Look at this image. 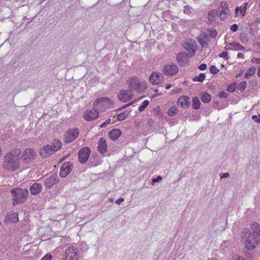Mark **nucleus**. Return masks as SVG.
<instances>
[{
  "mask_svg": "<svg viewBox=\"0 0 260 260\" xmlns=\"http://www.w3.org/2000/svg\"><path fill=\"white\" fill-rule=\"evenodd\" d=\"M242 239L245 243L246 248L248 250H252L254 249L260 241L259 236L252 234L247 230L243 232Z\"/></svg>",
  "mask_w": 260,
  "mask_h": 260,
  "instance_id": "f257e3e1",
  "label": "nucleus"
},
{
  "mask_svg": "<svg viewBox=\"0 0 260 260\" xmlns=\"http://www.w3.org/2000/svg\"><path fill=\"white\" fill-rule=\"evenodd\" d=\"M11 192L13 194V205L14 206L24 203L28 198V190L27 189L16 188L11 190Z\"/></svg>",
  "mask_w": 260,
  "mask_h": 260,
  "instance_id": "f03ea898",
  "label": "nucleus"
},
{
  "mask_svg": "<svg viewBox=\"0 0 260 260\" xmlns=\"http://www.w3.org/2000/svg\"><path fill=\"white\" fill-rule=\"evenodd\" d=\"M3 167L8 171H16L20 168V159L6 154L4 157Z\"/></svg>",
  "mask_w": 260,
  "mask_h": 260,
  "instance_id": "7ed1b4c3",
  "label": "nucleus"
},
{
  "mask_svg": "<svg viewBox=\"0 0 260 260\" xmlns=\"http://www.w3.org/2000/svg\"><path fill=\"white\" fill-rule=\"evenodd\" d=\"M112 104V101L108 98L103 97L98 99L93 104V108L101 111H105Z\"/></svg>",
  "mask_w": 260,
  "mask_h": 260,
  "instance_id": "20e7f679",
  "label": "nucleus"
},
{
  "mask_svg": "<svg viewBox=\"0 0 260 260\" xmlns=\"http://www.w3.org/2000/svg\"><path fill=\"white\" fill-rule=\"evenodd\" d=\"M64 260H78L79 251L75 247H69L66 250Z\"/></svg>",
  "mask_w": 260,
  "mask_h": 260,
  "instance_id": "39448f33",
  "label": "nucleus"
},
{
  "mask_svg": "<svg viewBox=\"0 0 260 260\" xmlns=\"http://www.w3.org/2000/svg\"><path fill=\"white\" fill-rule=\"evenodd\" d=\"M79 131L77 128H73L69 130L64 134V142L69 143L74 141L79 135Z\"/></svg>",
  "mask_w": 260,
  "mask_h": 260,
  "instance_id": "423d86ee",
  "label": "nucleus"
},
{
  "mask_svg": "<svg viewBox=\"0 0 260 260\" xmlns=\"http://www.w3.org/2000/svg\"><path fill=\"white\" fill-rule=\"evenodd\" d=\"M36 156V153L31 148L26 149L22 154V158L24 163H28L33 160Z\"/></svg>",
  "mask_w": 260,
  "mask_h": 260,
  "instance_id": "0eeeda50",
  "label": "nucleus"
},
{
  "mask_svg": "<svg viewBox=\"0 0 260 260\" xmlns=\"http://www.w3.org/2000/svg\"><path fill=\"white\" fill-rule=\"evenodd\" d=\"M178 71V67L176 64L172 62L165 65L163 68V73L165 75H174L177 74Z\"/></svg>",
  "mask_w": 260,
  "mask_h": 260,
  "instance_id": "6e6552de",
  "label": "nucleus"
},
{
  "mask_svg": "<svg viewBox=\"0 0 260 260\" xmlns=\"http://www.w3.org/2000/svg\"><path fill=\"white\" fill-rule=\"evenodd\" d=\"M90 153V150L87 147L82 148L78 153L79 161L83 164L85 163L88 160Z\"/></svg>",
  "mask_w": 260,
  "mask_h": 260,
  "instance_id": "1a4fd4ad",
  "label": "nucleus"
},
{
  "mask_svg": "<svg viewBox=\"0 0 260 260\" xmlns=\"http://www.w3.org/2000/svg\"><path fill=\"white\" fill-rule=\"evenodd\" d=\"M128 85L131 91L133 90L139 92L141 89V85L139 79L137 76H133L129 79Z\"/></svg>",
  "mask_w": 260,
  "mask_h": 260,
  "instance_id": "9d476101",
  "label": "nucleus"
},
{
  "mask_svg": "<svg viewBox=\"0 0 260 260\" xmlns=\"http://www.w3.org/2000/svg\"><path fill=\"white\" fill-rule=\"evenodd\" d=\"M134 94L131 90H121L118 95V99L123 102H126L132 99Z\"/></svg>",
  "mask_w": 260,
  "mask_h": 260,
  "instance_id": "9b49d317",
  "label": "nucleus"
},
{
  "mask_svg": "<svg viewBox=\"0 0 260 260\" xmlns=\"http://www.w3.org/2000/svg\"><path fill=\"white\" fill-rule=\"evenodd\" d=\"M164 79V76L160 73H152L149 76V80L151 83L154 85L160 84Z\"/></svg>",
  "mask_w": 260,
  "mask_h": 260,
  "instance_id": "f8f14e48",
  "label": "nucleus"
},
{
  "mask_svg": "<svg viewBox=\"0 0 260 260\" xmlns=\"http://www.w3.org/2000/svg\"><path fill=\"white\" fill-rule=\"evenodd\" d=\"M72 170V165L69 162H64L60 167L59 175L60 177L64 178L66 177Z\"/></svg>",
  "mask_w": 260,
  "mask_h": 260,
  "instance_id": "ddd939ff",
  "label": "nucleus"
},
{
  "mask_svg": "<svg viewBox=\"0 0 260 260\" xmlns=\"http://www.w3.org/2000/svg\"><path fill=\"white\" fill-rule=\"evenodd\" d=\"M55 152L52 145H47L44 146L40 151L42 157L46 158L50 156Z\"/></svg>",
  "mask_w": 260,
  "mask_h": 260,
  "instance_id": "4468645a",
  "label": "nucleus"
},
{
  "mask_svg": "<svg viewBox=\"0 0 260 260\" xmlns=\"http://www.w3.org/2000/svg\"><path fill=\"white\" fill-rule=\"evenodd\" d=\"M191 56H189L187 53L180 52L177 54L176 60L180 66L188 63L187 59Z\"/></svg>",
  "mask_w": 260,
  "mask_h": 260,
  "instance_id": "2eb2a0df",
  "label": "nucleus"
},
{
  "mask_svg": "<svg viewBox=\"0 0 260 260\" xmlns=\"http://www.w3.org/2000/svg\"><path fill=\"white\" fill-rule=\"evenodd\" d=\"M98 109L93 108L91 110L87 111L84 114V118L88 121H92L95 119L99 116Z\"/></svg>",
  "mask_w": 260,
  "mask_h": 260,
  "instance_id": "dca6fc26",
  "label": "nucleus"
},
{
  "mask_svg": "<svg viewBox=\"0 0 260 260\" xmlns=\"http://www.w3.org/2000/svg\"><path fill=\"white\" fill-rule=\"evenodd\" d=\"M189 100V98L187 96L181 95L177 100V104L183 108H187L190 104Z\"/></svg>",
  "mask_w": 260,
  "mask_h": 260,
  "instance_id": "f3484780",
  "label": "nucleus"
},
{
  "mask_svg": "<svg viewBox=\"0 0 260 260\" xmlns=\"http://www.w3.org/2000/svg\"><path fill=\"white\" fill-rule=\"evenodd\" d=\"M98 150L101 154H105L107 151V145L106 141L104 138H101L99 142L98 146L97 147Z\"/></svg>",
  "mask_w": 260,
  "mask_h": 260,
  "instance_id": "a211bd4d",
  "label": "nucleus"
},
{
  "mask_svg": "<svg viewBox=\"0 0 260 260\" xmlns=\"http://www.w3.org/2000/svg\"><path fill=\"white\" fill-rule=\"evenodd\" d=\"M42 190L41 183H34L30 187V193L34 196L38 195Z\"/></svg>",
  "mask_w": 260,
  "mask_h": 260,
  "instance_id": "6ab92c4d",
  "label": "nucleus"
},
{
  "mask_svg": "<svg viewBox=\"0 0 260 260\" xmlns=\"http://www.w3.org/2000/svg\"><path fill=\"white\" fill-rule=\"evenodd\" d=\"M57 178L55 176L51 175L44 180V184L47 188H51L56 183Z\"/></svg>",
  "mask_w": 260,
  "mask_h": 260,
  "instance_id": "aec40b11",
  "label": "nucleus"
},
{
  "mask_svg": "<svg viewBox=\"0 0 260 260\" xmlns=\"http://www.w3.org/2000/svg\"><path fill=\"white\" fill-rule=\"evenodd\" d=\"M18 220V213L17 212L7 215L5 219V222L9 223H16Z\"/></svg>",
  "mask_w": 260,
  "mask_h": 260,
  "instance_id": "412c9836",
  "label": "nucleus"
},
{
  "mask_svg": "<svg viewBox=\"0 0 260 260\" xmlns=\"http://www.w3.org/2000/svg\"><path fill=\"white\" fill-rule=\"evenodd\" d=\"M121 135L120 129L117 128L113 129L108 133L109 137L113 141L116 140Z\"/></svg>",
  "mask_w": 260,
  "mask_h": 260,
  "instance_id": "4be33fe9",
  "label": "nucleus"
},
{
  "mask_svg": "<svg viewBox=\"0 0 260 260\" xmlns=\"http://www.w3.org/2000/svg\"><path fill=\"white\" fill-rule=\"evenodd\" d=\"M184 48L186 49L188 53L187 54L189 56H193L196 53L194 46L189 42H186L184 44Z\"/></svg>",
  "mask_w": 260,
  "mask_h": 260,
  "instance_id": "5701e85b",
  "label": "nucleus"
},
{
  "mask_svg": "<svg viewBox=\"0 0 260 260\" xmlns=\"http://www.w3.org/2000/svg\"><path fill=\"white\" fill-rule=\"evenodd\" d=\"M218 11H219V16L221 17L222 15H228L229 12L228 3L226 2H222L221 6L219 7Z\"/></svg>",
  "mask_w": 260,
  "mask_h": 260,
  "instance_id": "b1692460",
  "label": "nucleus"
},
{
  "mask_svg": "<svg viewBox=\"0 0 260 260\" xmlns=\"http://www.w3.org/2000/svg\"><path fill=\"white\" fill-rule=\"evenodd\" d=\"M252 234L258 236L260 237V225L256 222H253L251 225Z\"/></svg>",
  "mask_w": 260,
  "mask_h": 260,
  "instance_id": "393cba45",
  "label": "nucleus"
},
{
  "mask_svg": "<svg viewBox=\"0 0 260 260\" xmlns=\"http://www.w3.org/2000/svg\"><path fill=\"white\" fill-rule=\"evenodd\" d=\"M207 35L206 32H204L198 38L199 43L201 44L202 47H204L207 45Z\"/></svg>",
  "mask_w": 260,
  "mask_h": 260,
  "instance_id": "a878e982",
  "label": "nucleus"
},
{
  "mask_svg": "<svg viewBox=\"0 0 260 260\" xmlns=\"http://www.w3.org/2000/svg\"><path fill=\"white\" fill-rule=\"evenodd\" d=\"M21 153V150L19 148H16L12 150L11 152L7 153V155H10L11 157H15L16 158H19L20 159V157H19V155Z\"/></svg>",
  "mask_w": 260,
  "mask_h": 260,
  "instance_id": "bb28decb",
  "label": "nucleus"
},
{
  "mask_svg": "<svg viewBox=\"0 0 260 260\" xmlns=\"http://www.w3.org/2000/svg\"><path fill=\"white\" fill-rule=\"evenodd\" d=\"M209 15L208 20L212 21L214 20V18L217 16H219V11L218 10H212L210 11L208 13Z\"/></svg>",
  "mask_w": 260,
  "mask_h": 260,
  "instance_id": "cd10ccee",
  "label": "nucleus"
},
{
  "mask_svg": "<svg viewBox=\"0 0 260 260\" xmlns=\"http://www.w3.org/2000/svg\"><path fill=\"white\" fill-rule=\"evenodd\" d=\"M192 108L194 109L198 110L200 108L201 102L198 97H194L192 99Z\"/></svg>",
  "mask_w": 260,
  "mask_h": 260,
  "instance_id": "c85d7f7f",
  "label": "nucleus"
},
{
  "mask_svg": "<svg viewBox=\"0 0 260 260\" xmlns=\"http://www.w3.org/2000/svg\"><path fill=\"white\" fill-rule=\"evenodd\" d=\"M201 99L203 103H208L211 100V96L208 93L205 92L202 95Z\"/></svg>",
  "mask_w": 260,
  "mask_h": 260,
  "instance_id": "c756f323",
  "label": "nucleus"
},
{
  "mask_svg": "<svg viewBox=\"0 0 260 260\" xmlns=\"http://www.w3.org/2000/svg\"><path fill=\"white\" fill-rule=\"evenodd\" d=\"M255 68L254 67H251L249 68L248 71L245 74V78L246 79H249L250 76H253L255 73Z\"/></svg>",
  "mask_w": 260,
  "mask_h": 260,
  "instance_id": "7c9ffc66",
  "label": "nucleus"
},
{
  "mask_svg": "<svg viewBox=\"0 0 260 260\" xmlns=\"http://www.w3.org/2000/svg\"><path fill=\"white\" fill-rule=\"evenodd\" d=\"M229 46H232L234 50H243L245 48L239 43L237 42H233L229 44Z\"/></svg>",
  "mask_w": 260,
  "mask_h": 260,
  "instance_id": "2f4dec72",
  "label": "nucleus"
},
{
  "mask_svg": "<svg viewBox=\"0 0 260 260\" xmlns=\"http://www.w3.org/2000/svg\"><path fill=\"white\" fill-rule=\"evenodd\" d=\"M206 76L204 73H200L198 76H196L192 78V80L195 82H203L205 79Z\"/></svg>",
  "mask_w": 260,
  "mask_h": 260,
  "instance_id": "473e14b6",
  "label": "nucleus"
},
{
  "mask_svg": "<svg viewBox=\"0 0 260 260\" xmlns=\"http://www.w3.org/2000/svg\"><path fill=\"white\" fill-rule=\"evenodd\" d=\"M178 108L176 107H172L168 111V114L169 116L173 117L177 113Z\"/></svg>",
  "mask_w": 260,
  "mask_h": 260,
  "instance_id": "72a5a7b5",
  "label": "nucleus"
},
{
  "mask_svg": "<svg viewBox=\"0 0 260 260\" xmlns=\"http://www.w3.org/2000/svg\"><path fill=\"white\" fill-rule=\"evenodd\" d=\"M62 145V143L59 140H56L54 141L53 145H52V147L53 148L55 152L59 150Z\"/></svg>",
  "mask_w": 260,
  "mask_h": 260,
  "instance_id": "f704fd0d",
  "label": "nucleus"
},
{
  "mask_svg": "<svg viewBox=\"0 0 260 260\" xmlns=\"http://www.w3.org/2000/svg\"><path fill=\"white\" fill-rule=\"evenodd\" d=\"M246 81H243L240 82L238 85V89L240 90L241 92H243L247 87Z\"/></svg>",
  "mask_w": 260,
  "mask_h": 260,
  "instance_id": "c9c22d12",
  "label": "nucleus"
},
{
  "mask_svg": "<svg viewBox=\"0 0 260 260\" xmlns=\"http://www.w3.org/2000/svg\"><path fill=\"white\" fill-rule=\"evenodd\" d=\"M149 104V102L148 100H145L143 101L141 105L138 107V110L140 112L143 111Z\"/></svg>",
  "mask_w": 260,
  "mask_h": 260,
  "instance_id": "e433bc0d",
  "label": "nucleus"
},
{
  "mask_svg": "<svg viewBox=\"0 0 260 260\" xmlns=\"http://www.w3.org/2000/svg\"><path fill=\"white\" fill-rule=\"evenodd\" d=\"M127 114L125 112L120 113L117 116V119L119 121H122L126 118Z\"/></svg>",
  "mask_w": 260,
  "mask_h": 260,
  "instance_id": "4c0bfd02",
  "label": "nucleus"
},
{
  "mask_svg": "<svg viewBox=\"0 0 260 260\" xmlns=\"http://www.w3.org/2000/svg\"><path fill=\"white\" fill-rule=\"evenodd\" d=\"M209 70L212 74L214 75L217 74L219 71V69L214 65H212L210 67Z\"/></svg>",
  "mask_w": 260,
  "mask_h": 260,
  "instance_id": "58836bf2",
  "label": "nucleus"
},
{
  "mask_svg": "<svg viewBox=\"0 0 260 260\" xmlns=\"http://www.w3.org/2000/svg\"><path fill=\"white\" fill-rule=\"evenodd\" d=\"M236 88V84L234 83L233 84L229 85L227 87V90L229 92H233L235 91Z\"/></svg>",
  "mask_w": 260,
  "mask_h": 260,
  "instance_id": "ea45409f",
  "label": "nucleus"
},
{
  "mask_svg": "<svg viewBox=\"0 0 260 260\" xmlns=\"http://www.w3.org/2000/svg\"><path fill=\"white\" fill-rule=\"evenodd\" d=\"M209 36L212 38H215L217 35V31L215 29H210L209 30Z\"/></svg>",
  "mask_w": 260,
  "mask_h": 260,
  "instance_id": "a19ab883",
  "label": "nucleus"
},
{
  "mask_svg": "<svg viewBox=\"0 0 260 260\" xmlns=\"http://www.w3.org/2000/svg\"><path fill=\"white\" fill-rule=\"evenodd\" d=\"M239 10H240V14L242 16H244L246 12V9L245 8L242 9L241 7L239 8V7H237L236 9V13H237Z\"/></svg>",
  "mask_w": 260,
  "mask_h": 260,
  "instance_id": "79ce46f5",
  "label": "nucleus"
},
{
  "mask_svg": "<svg viewBox=\"0 0 260 260\" xmlns=\"http://www.w3.org/2000/svg\"><path fill=\"white\" fill-rule=\"evenodd\" d=\"M162 180V177L160 176H157L155 178L152 179L151 184L153 185L154 183L159 182Z\"/></svg>",
  "mask_w": 260,
  "mask_h": 260,
  "instance_id": "37998d69",
  "label": "nucleus"
},
{
  "mask_svg": "<svg viewBox=\"0 0 260 260\" xmlns=\"http://www.w3.org/2000/svg\"><path fill=\"white\" fill-rule=\"evenodd\" d=\"M219 57L224 58L226 60H228V52H223L220 54H219Z\"/></svg>",
  "mask_w": 260,
  "mask_h": 260,
  "instance_id": "c03bdc74",
  "label": "nucleus"
},
{
  "mask_svg": "<svg viewBox=\"0 0 260 260\" xmlns=\"http://www.w3.org/2000/svg\"><path fill=\"white\" fill-rule=\"evenodd\" d=\"M218 96L220 98H227L228 96V93L224 91H220L218 93Z\"/></svg>",
  "mask_w": 260,
  "mask_h": 260,
  "instance_id": "a18cd8bd",
  "label": "nucleus"
},
{
  "mask_svg": "<svg viewBox=\"0 0 260 260\" xmlns=\"http://www.w3.org/2000/svg\"><path fill=\"white\" fill-rule=\"evenodd\" d=\"M52 258V255L50 254H47L44 257H43L41 260H51Z\"/></svg>",
  "mask_w": 260,
  "mask_h": 260,
  "instance_id": "49530a36",
  "label": "nucleus"
},
{
  "mask_svg": "<svg viewBox=\"0 0 260 260\" xmlns=\"http://www.w3.org/2000/svg\"><path fill=\"white\" fill-rule=\"evenodd\" d=\"M191 8H190L189 6H185L184 7L183 12L184 13L188 14L190 13V10Z\"/></svg>",
  "mask_w": 260,
  "mask_h": 260,
  "instance_id": "de8ad7c7",
  "label": "nucleus"
},
{
  "mask_svg": "<svg viewBox=\"0 0 260 260\" xmlns=\"http://www.w3.org/2000/svg\"><path fill=\"white\" fill-rule=\"evenodd\" d=\"M259 118L255 115L252 116V119L257 123H260V114L258 115Z\"/></svg>",
  "mask_w": 260,
  "mask_h": 260,
  "instance_id": "09e8293b",
  "label": "nucleus"
},
{
  "mask_svg": "<svg viewBox=\"0 0 260 260\" xmlns=\"http://www.w3.org/2000/svg\"><path fill=\"white\" fill-rule=\"evenodd\" d=\"M111 122V119H108L107 120H106L104 122H103V123H102L101 125H100V127L102 128V127H104L106 126H107L108 124H109Z\"/></svg>",
  "mask_w": 260,
  "mask_h": 260,
  "instance_id": "8fccbe9b",
  "label": "nucleus"
},
{
  "mask_svg": "<svg viewBox=\"0 0 260 260\" xmlns=\"http://www.w3.org/2000/svg\"><path fill=\"white\" fill-rule=\"evenodd\" d=\"M238 28V26L236 24H234L230 27V29L234 32H235L237 30Z\"/></svg>",
  "mask_w": 260,
  "mask_h": 260,
  "instance_id": "3c124183",
  "label": "nucleus"
},
{
  "mask_svg": "<svg viewBox=\"0 0 260 260\" xmlns=\"http://www.w3.org/2000/svg\"><path fill=\"white\" fill-rule=\"evenodd\" d=\"M233 260H245L243 257L238 256V255H234L233 257Z\"/></svg>",
  "mask_w": 260,
  "mask_h": 260,
  "instance_id": "603ef678",
  "label": "nucleus"
},
{
  "mask_svg": "<svg viewBox=\"0 0 260 260\" xmlns=\"http://www.w3.org/2000/svg\"><path fill=\"white\" fill-rule=\"evenodd\" d=\"M207 68V64L206 63H202L198 67V69L200 70H205Z\"/></svg>",
  "mask_w": 260,
  "mask_h": 260,
  "instance_id": "864d4df0",
  "label": "nucleus"
},
{
  "mask_svg": "<svg viewBox=\"0 0 260 260\" xmlns=\"http://www.w3.org/2000/svg\"><path fill=\"white\" fill-rule=\"evenodd\" d=\"M229 176L230 175L229 173H221L220 174V177L221 179L228 178V177H229Z\"/></svg>",
  "mask_w": 260,
  "mask_h": 260,
  "instance_id": "5fc2aeb1",
  "label": "nucleus"
},
{
  "mask_svg": "<svg viewBox=\"0 0 260 260\" xmlns=\"http://www.w3.org/2000/svg\"><path fill=\"white\" fill-rule=\"evenodd\" d=\"M251 62L252 63L256 62L257 63H260V58L253 57L251 59Z\"/></svg>",
  "mask_w": 260,
  "mask_h": 260,
  "instance_id": "6e6d98bb",
  "label": "nucleus"
},
{
  "mask_svg": "<svg viewBox=\"0 0 260 260\" xmlns=\"http://www.w3.org/2000/svg\"><path fill=\"white\" fill-rule=\"evenodd\" d=\"M124 199L123 198H120L119 199H118V200H116L115 203L117 204V205H119L122 202H123L124 201Z\"/></svg>",
  "mask_w": 260,
  "mask_h": 260,
  "instance_id": "4d7b16f0",
  "label": "nucleus"
},
{
  "mask_svg": "<svg viewBox=\"0 0 260 260\" xmlns=\"http://www.w3.org/2000/svg\"><path fill=\"white\" fill-rule=\"evenodd\" d=\"M260 22V16L258 17L255 21L253 22V24L257 25Z\"/></svg>",
  "mask_w": 260,
  "mask_h": 260,
  "instance_id": "13d9d810",
  "label": "nucleus"
},
{
  "mask_svg": "<svg viewBox=\"0 0 260 260\" xmlns=\"http://www.w3.org/2000/svg\"><path fill=\"white\" fill-rule=\"evenodd\" d=\"M132 104V102L129 103H128L127 105H124L121 108H118L117 110H121L122 108L126 107L127 106L131 105Z\"/></svg>",
  "mask_w": 260,
  "mask_h": 260,
  "instance_id": "bf43d9fd",
  "label": "nucleus"
},
{
  "mask_svg": "<svg viewBox=\"0 0 260 260\" xmlns=\"http://www.w3.org/2000/svg\"><path fill=\"white\" fill-rule=\"evenodd\" d=\"M244 54L242 53H238L237 56L239 58H244Z\"/></svg>",
  "mask_w": 260,
  "mask_h": 260,
  "instance_id": "052dcab7",
  "label": "nucleus"
},
{
  "mask_svg": "<svg viewBox=\"0 0 260 260\" xmlns=\"http://www.w3.org/2000/svg\"><path fill=\"white\" fill-rule=\"evenodd\" d=\"M232 46H229V44L225 47L226 50H233Z\"/></svg>",
  "mask_w": 260,
  "mask_h": 260,
  "instance_id": "680f3d73",
  "label": "nucleus"
},
{
  "mask_svg": "<svg viewBox=\"0 0 260 260\" xmlns=\"http://www.w3.org/2000/svg\"><path fill=\"white\" fill-rule=\"evenodd\" d=\"M227 16L228 15H222L221 17L219 16V18L221 20H223L226 18Z\"/></svg>",
  "mask_w": 260,
  "mask_h": 260,
  "instance_id": "e2e57ef3",
  "label": "nucleus"
},
{
  "mask_svg": "<svg viewBox=\"0 0 260 260\" xmlns=\"http://www.w3.org/2000/svg\"><path fill=\"white\" fill-rule=\"evenodd\" d=\"M240 40L242 42H244L245 37H243V36L241 35Z\"/></svg>",
  "mask_w": 260,
  "mask_h": 260,
  "instance_id": "0e129e2a",
  "label": "nucleus"
},
{
  "mask_svg": "<svg viewBox=\"0 0 260 260\" xmlns=\"http://www.w3.org/2000/svg\"><path fill=\"white\" fill-rule=\"evenodd\" d=\"M257 76L260 77V66L258 68Z\"/></svg>",
  "mask_w": 260,
  "mask_h": 260,
  "instance_id": "69168bd1",
  "label": "nucleus"
},
{
  "mask_svg": "<svg viewBox=\"0 0 260 260\" xmlns=\"http://www.w3.org/2000/svg\"><path fill=\"white\" fill-rule=\"evenodd\" d=\"M171 87V84L167 85L166 87H165L166 89H169Z\"/></svg>",
  "mask_w": 260,
  "mask_h": 260,
  "instance_id": "338daca9",
  "label": "nucleus"
},
{
  "mask_svg": "<svg viewBox=\"0 0 260 260\" xmlns=\"http://www.w3.org/2000/svg\"><path fill=\"white\" fill-rule=\"evenodd\" d=\"M109 201L112 202L113 201V199L112 198H109Z\"/></svg>",
  "mask_w": 260,
  "mask_h": 260,
  "instance_id": "774afa93",
  "label": "nucleus"
}]
</instances>
